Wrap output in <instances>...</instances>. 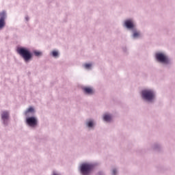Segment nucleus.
<instances>
[{"instance_id":"a211bd4d","label":"nucleus","mask_w":175,"mask_h":175,"mask_svg":"<svg viewBox=\"0 0 175 175\" xmlns=\"http://www.w3.org/2000/svg\"><path fill=\"white\" fill-rule=\"evenodd\" d=\"M53 175H58V174H53Z\"/></svg>"},{"instance_id":"ddd939ff","label":"nucleus","mask_w":175,"mask_h":175,"mask_svg":"<svg viewBox=\"0 0 175 175\" xmlns=\"http://www.w3.org/2000/svg\"><path fill=\"white\" fill-rule=\"evenodd\" d=\"M33 53L36 57H40L42 55V52L40 51H35Z\"/></svg>"},{"instance_id":"2eb2a0df","label":"nucleus","mask_w":175,"mask_h":175,"mask_svg":"<svg viewBox=\"0 0 175 175\" xmlns=\"http://www.w3.org/2000/svg\"><path fill=\"white\" fill-rule=\"evenodd\" d=\"M84 66L86 69H90V68H91V66H92V64H86L84 65Z\"/></svg>"},{"instance_id":"f03ea898","label":"nucleus","mask_w":175,"mask_h":175,"mask_svg":"<svg viewBox=\"0 0 175 175\" xmlns=\"http://www.w3.org/2000/svg\"><path fill=\"white\" fill-rule=\"evenodd\" d=\"M142 94V98L146 100H152L154 99V94L152 90H143Z\"/></svg>"},{"instance_id":"9d476101","label":"nucleus","mask_w":175,"mask_h":175,"mask_svg":"<svg viewBox=\"0 0 175 175\" xmlns=\"http://www.w3.org/2000/svg\"><path fill=\"white\" fill-rule=\"evenodd\" d=\"M104 121H106L107 122H109V121H111V116L109 114H105L103 116Z\"/></svg>"},{"instance_id":"f257e3e1","label":"nucleus","mask_w":175,"mask_h":175,"mask_svg":"<svg viewBox=\"0 0 175 175\" xmlns=\"http://www.w3.org/2000/svg\"><path fill=\"white\" fill-rule=\"evenodd\" d=\"M17 53L23 57L26 62L32 58V54L27 49L18 48L17 49Z\"/></svg>"},{"instance_id":"39448f33","label":"nucleus","mask_w":175,"mask_h":175,"mask_svg":"<svg viewBox=\"0 0 175 175\" xmlns=\"http://www.w3.org/2000/svg\"><path fill=\"white\" fill-rule=\"evenodd\" d=\"M26 122L29 126H36V125H38V120L35 117L27 118Z\"/></svg>"},{"instance_id":"9b49d317","label":"nucleus","mask_w":175,"mask_h":175,"mask_svg":"<svg viewBox=\"0 0 175 175\" xmlns=\"http://www.w3.org/2000/svg\"><path fill=\"white\" fill-rule=\"evenodd\" d=\"M28 113H33V108L32 107H29L26 111H25V116H28Z\"/></svg>"},{"instance_id":"4468645a","label":"nucleus","mask_w":175,"mask_h":175,"mask_svg":"<svg viewBox=\"0 0 175 175\" xmlns=\"http://www.w3.org/2000/svg\"><path fill=\"white\" fill-rule=\"evenodd\" d=\"M87 125L89 128H92V126H94V122H92V121H90L87 123Z\"/></svg>"},{"instance_id":"1a4fd4ad","label":"nucleus","mask_w":175,"mask_h":175,"mask_svg":"<svg viewBox=\"0 0 175 175\" xmlns=\"http://www.w3.org/2000/svg\"><path fill=\"white\" fill-rule=\"evenodd\" d=\"M1 118L3 120L4 122L6 120H9V112L4 111L1 113Z\"/></svg>"},{"instance_id":"dca6fc26","label":"nucleus","mask_w":175,"mask_h":175,"mask_svg":"<svg viewBox=\"0 0 175 175\" xmlns=\"http://www.w3.org/2000/svg\"><path fill=\"white\" fill-rule=\"evenodd\" d=\"M52 55H53V57H57L58 56V52L56 51H53L52 52Z\"/></svg>"},{"instance_id":"7ed1b4c3","label":"nucleus","mask_w":175,"mask_h":175,"mask_svg":"<svg viewBox=\"0 0 175 175\" xmlns=\"http://www.w3.org/2000/svg\"><path fill=\"white\" fill-rule=\"evenodd\" d=\"M92 170V166L90 164L84 163L81 166V172L83 175H88Z\"/></svg>"},{"instance_id":"f3484780","label":"nucleus","mask_w":175,"mask_h":175,"mask_svg":"<svg viewBox=\"0 0 175 175\" xmlns=\"http://www.w3.org/2000/svg\"><path fill=\"white\" fill-rule=\"evenodd\" d=\"M112 173L113 175H116L117 174V170H113Z\"/></svg>"},{"instance_id":"423d86ee","label":"nucleus","mask_w":175,"mask_h":175,"mask_svg":"<svg viewBox=\"0 0 175 175\" xmlns=\"http://www.w3.org/2000/svg\"><path fill=\"white\" fill-rule=\"evenodd\" d=\"M5 18H6V14L5 12H1L0 14V28H3V27H5Z\"/></svg>"},{"instance_id":"0eeeda50","label":"nucleus","mask_w":175,"mask_h":175,"mask_svg":"<svg viewBox=\"0 0 175 175\" xmlns=\"http://www.w3.org/2000/svg\"><path fill=\"white\" fill-rule=\"evenodd\" d=\"M124 25L128 28L129 29H132L135 27V25H133V21L132 20H127L124 22Z\"/></svg>"},{"instance_id":"20e7f679","label":"nucleus","mask_w":175,"mask_h":175,"mask_svg":"<svg viewBox=\"0 0 175 175\" xmlns=\"http://www.w3.org/2000/svg\"><path fill=\"white\" fill-rule=\"evenodd\" d=\"M156 58L159 62H163V64H167L169 59L163 53H157L156 54Z\"/></svg>"},{"instance_id":"f8f14e48","label":"nucleus","mask_w":175,"mask_h":175,"mask_svg":"<svg viewBox=\"0 0 175 175\" xmlns=\"http://www.w3.org/2000/svg\"><path fill=\"white\" fill-rule=\"evenodd\" d=\"M133 38H139L140 33L139 31H134L133 34Z\"/></svg>"},{"instance_id":"6e6552de","label":"nucleus","mask_w":175,"mask_h":175,"mask_svg":"<svg viewBox=\"0 0 175 175\" xmlns=\"http://www.w3.org/2000/svg\"><path fill=\"white\" fill-rule=\"evenodd\" d=\"M83 90L85 94H88V95H92L94 94V90L91 88L86 87L83 88Z\"/></svg>"}]
</instances>
